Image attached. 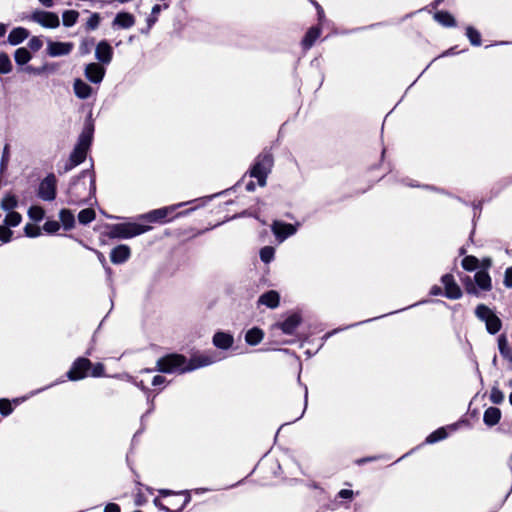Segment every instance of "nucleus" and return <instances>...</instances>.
Listing matches in <instances>:
<instances>
[{
  "instance_id": "obj_39",
  "label": "nucleus",
  "mask_w": 512,
  "mask_h": 512,
  "mask_svg": "<svg viewBox=\"0 0 512 512\" xmlns=\"http://www.w3.org/2000/svg\"><path fill=\"white\" fill-rule=\"evenodd\" d=\"M447 437V432L444 428H439L437 429L436 431H434L433 433H431L426 441L428 443H435L437 441H440V440H443Z\"/></svg>"
},
{
  "instance_id": "obj_51",
  "label": "nucleus",
  "mask_w": 512,
  "mask_h": 512,
  "mask_svg": "<svg viewBox=\"0 0 512 512\" xmlns=\"http://www.w3.org/2000/svg\"><path fill=\"white\" fill-rule=\"evenodd\" d=\"M93 45H94V39L91 38V39L83 40L79 47L81 54H88Z\"/></svg>"
},
{
  "instance_id": "obj_41",
  "label": "nucleus",
  "mask_w": 512,
  "mask_h": 512,
  "mask_svg": "<svg viewBox=\"0 0 512 512\" xmlns=\"http://www.w3.org/2000/svg\"><path fill=\"white\" fill-rule=\"evenodd\" d=\"M101 21V17L99 13H92L86 22L87 30H95L98 28Z\"/></svg>"
},
{
  "instance_id": "obj_14",
  "label": "nucleus",
  "mask_w": 512,
  "mask_h": 512,
  "mask_svg": "<svg viewBox=\"0 0 512 512\" xmlns=\"http://www.w3.org/2000/svg\"><path fill=\"white\" fill-rule=\"evenodd\" d=\"M95 57L102 64H109L113 57L111 45L105 40L100 41L95 49Z\"/></svg>"
},
{
  "instance_id": "obj_26",
  "label": "nucleus",
  "mask_w": 512,
  "mask_h": 512,
  "mask_svg": "<svg viewBox=\"0 0 512 512\" xmlns=\"http://www.w3.org/2000/svg\"><path fill=\"white\" fill-rule=\"evenodd\" d=\"M497 342L501 356L512 364V348L509 346L506 335L501 334Z\"/></svg>"
},
{
  "instance_id": "obj_5",
  "label": "nucleus",
  "mask_w": 512,
  "mask_h": 512,
  "mask_svg": "<svg viewBox=\"0 0 512 512\" xmlns=\"http://www.w3.org/2000/svg\"><path fill=\"white\" fill-rule=\"evenodd\" d=\"M186 363V358L180 354H170L157 361V370L163 373H171L181 368Z\"/></svg>"
},
{
  "instance_id": "obj_52",
  "label": "nucleus",
  "mask_w": 512,
  "mask_h": 512,
  "mask_svg": "<svg viewBox=\"0 0 512 512\" xmlns=\"http://www.w3.org/2000/svg\"><path fill=\"white\" fill-rule=\"evenodd\" d=\"M43 45L42 40L39 37H32L29 42L28 46L32 51H38Z\"/></svg>"
},
{
  "instance_id": "obj_17",
  "label": "nucleus",
  "mask_w": 512,
  "mask_h": 512,
  "mask_svg": "<svg viewBox=\"0 0 512 512\" xmlns=\"http://www.w3.org/2000/svg\"><path fill=\"white\" fill-rule=\"evenodd\" d=\"M130 257V248L126 245H119L112 249L110 259L114 264H121Z\"/></svg>"
},
{
  "instance_id": "obj_49",
  "label": "nucleus",
  "mask_w": 512,
  "mask_h": 512,
  "mask_svg": "<svg viewBox=\"0 0 512 512\" xmlns=\"http://www.w3.org/2000/svg\"><path fill=\"white\" fill-rule=\"evenodd\" d=\"M12 412V406L9 400L0 399V413L4 416L9 415Z\"/></svg>"
},
{
  "instance_id": "obj_24",
  "label": "nucleus",
  "mask_w": 512,
  "mask_h": 512,
  "mask_svg": "<svg viewBox=\"0 0 512 512\" xmlns=\"http://www.w3.org/2000/svg\"><path fill=\"white\" fill-rule=\"evenodd\" d=\"M501 419V411L496 407H489L485 410L483 421L487 426L496 425Z\"/></svg>"
},
{
  "instance_id": "obj_46",
  "label": "nucleus",
  "mask_w": 512,
  "mask_h": 512,
  "mask_svg": "<svg viewBox=\"0 0 512 512\" xmlns=\"http://www.w3.org/2000/svg\"><path fill=\"white\" fill-rule=\"evenodd\" d=\"M160 11H161V6L159 4H156L153 6L151 15L147 19L149 28L152 27V25H154V23L157 21V17H158V14L160 13Z\"/></svg>"
},
{
  "instance_id": "obj_29",
  "label": "nucleus",
  "mask_w": 512,
  "mask_h": 512,
  "mask_svg": "<svg viewBox=\"0 0 512 512\" xmlns=\"http://www.w3.org/2000/svg\"><path fill=\"white\" fill-rule=\"evenodd\" d=\"M59 217H60V221H61L63 227L66 230H70L74 227L75 218H74L73 213L70 210H67V209L61 210Z\"/></svg>"
},
{
  "instance_id": "obj_25",
  "label": "nucleus",
  "mask_w": 512,
  "mask_h": 512,
  "mask_svg": "<svg viewBox=\"0 0 512 512\" xmlns=\"http://www.w3.org/2000/svg\"><path fill=\"white\" fill-rule=\"evenodd\" d=\"M75 95L80 99H87L92 93V88L81 79H76L73 84Z\"/></svg>"
},
{
  "instance_id": "obj_45",
  "label": "nucleus",
  "mask_w": 512,
  "mask_h": 512,
  "mask_svg": "<svg viewBox=\"0 0 512 512\" xmlns=\"http://www.w3.org/2000/svg\"><path fill=\"white\" fill-rule=\"evenodd\" d=\"M274 256V248L270 246H265L260 250V258L263 262L269 263Z\"/></svg>"
},
{
  "instance_id": "obj_3",
  "label": "nucleus",
  "mask_w": 512,
  "mask_h": 512,
  "mask_svg": "<svg viewBox=\"0 0 512 512\" xmlns=\"http://www.w3.org/2000/svg\"><path fill=\"white\" fill-rule=\"evenodd\" d=\"M476 317L483 321L486 329L490 334L498 333L502 328V321L500 318L485 304H479L475 309Z\"/></svg>"
},
{
  "instance_id": "obj_54",
  "label": "nucleus",
  "mask_w": 512,
  "mask_h": 512,
  "mask_svg": "<svg viewBox=\"0 0 512 512\" xmlns=\"http://www.w3.org/2000/svg\"><path fill=\"white\" fill-rule=\"evenodd\" d=\"M504 284L508 288H512V267H509L505 271Z\"/></svg>"
},
{
  "instance_id": "obj_9",
  "label": "nucleus",
  "mask_w": 512,
  "mask_h": 512,
  "mask_svg": "<svg viewBox=\"0 0 512 512\" xmlns=\"http://www.w3.org/2000/svg\"><path fill=\"white\" fill-rule=\"evenodd\" d=\"M30 20L40 24L45 28H57L60 25L58 15L49 11L35 10L31 14Z\"/></svg>"
},
{
  "instance_id": "obj_42",
  "label": "nucleus",
  "mask_w": 512,
  "mask_h": 512,
  "mask_svg": "<svg viewBox=\"0 0 512 512\" xmlns=\"http://www.w3.org/2000/svg\"><path fill=\"white\" fill-rule=\"evenodd\" d=\"M29 217L34 221H41L44 217V210L40 206H32L28 211Z\"/></svg>"
},
{
  "instance_id": "obj_12",
  "label": "nucleus",
  "mask_w": 512,
  "mask_h": 512,
  "mask_svg": "<svg viewBox=\"0 0 512 512\" xmlns=\"http://www.w3.org/2000/svg\"><path fill=\"white\" fill-rule=\"evenodd\" d=\"M216 361L215 357L209 354L193 355L187 366L181 369V372L192 371L200 367L210 365Z\"/></svg>"
},
{
  "instance_id": "obj_60",
  "label": "nucleus",
  "mask_w": 512,
  "mask_h": 512,
  "mask_svg": "<svg viewBox=\"0 0 512 512\" xmlns=\"http://www.w3.org/2000/svg\"><path fill=\"white\" fill-rule=\"evenodd\" d=\"M39 2L46 8L53 6V0H39Z\"/></svg>"
},
{
  "instance_id": "obj_47",
  "label": "nucleus",
  "mask_w": 512,
  "mask_h": 512,
  "mask_svg": "<svg viewBox=\"0 0 512 512\" xmlns=\"http://www.w3.org/2000/svg\"><path fill=\"white\" fill-rule=\"evenodd\" d=\"M12 236V231L7 225H0V240L2 242H9Z\"/></svg>"
},
{
  "instance_id": "obj_30",
  "label": "nucleus",
  "mask_w": 512,
  "mask_h": 512,
  "mask_svg": "<svg viewBox=\"0 0 512 512\" xmlns=\"http://www.w3.org/2000/svg\"><path fill=\"white\" fill-rule=\"evenodd\" d=\"M434 18L437 22L447 27H452L456 25L454 17L449 12L446 11H439L435 13Z\"/></svg>"
},
{
  "instance_id": "obj_19",
  "label": "nucleus",
  "mask_w": 512,
  "mask_h": 512,
  "mask_svg": "<svg viewBox=\"0 0 512 512\" xmlns=\"http://www.w3.org/2000/svg\"><path fill=\"white\" fill-rule=\"evenodd\" d=\"M233 342V336L228 333L217 332L213 336V344L220 349H229Z\"/></svg>"
},
{
  "instance_id": "obj_18",
  "label": "nucleus",
  "mask_w": 512,
  "mask_h": 512,
  "mask_svg": "<svg viewBox=\"0 0 512 512\" xmlns=\"http://www.w3.org/2000/svg\"><path fill=\"white\" fill-rule=\"evenodd\" d=\"M135 24V17L128 12H120L113 20V26L128 29Z\"/></svg>"
},
{
  "instance_id": "obj_64",
  "label": "nucleus",
  "mask_w": 512,
  "mask_h": 512,
  "mask_svg": "<svg viewBox=\"0 0 512 512\" xmlns=\"http://www.w3.org/2000/svg\"><path fill=\"white\" fill-rule=\"evenodd\" d=\"M246 188H247V190L252 191L254 189V183L251 182V183L247 184Z\"/></svg>"
},
{
  "instance_id": "obj_7",
  "label": "nucleus",
  "mask_w": 512,
  "mask_h": 512,
  "mask_svg": "<svg viewBox=\"0 0 512 512\" xmlns=\"http://www.w3.org/2000/svg\"><path fill=\"white\" fill-rule=\"evenodd\" d=\"M149 230L148 226L136 223L117 224L113 227V234L120 238H131Z\"/></svg>"
},
{
  "instance_id": "obj_31",
  "label": "nucleus",
  "mask_w": 512,
  "mask_h": 512,
  "mask_svg": "<svg viewBox=\"0 0 512 512\" xmlns=\"http://www.w3.org/2000/svg\"><path fill=\"white\" fill-rule=\"evenodd\" d=\"M79 18V12L76 10H66L63 12L62 20L63 25L66 27H71L76 24Z\"/></svg>"
},
{
  "instance_id": "obj_50",
  "label": "nucleus",
  "mask_w": 512,
  "mask_h": 512,
  "mask_svg": "<svg viewBox=\"0 0 512 512\" xmlns=\"http://www.w3.org/2000/svg\"><path fill=\"white\" fill-rule=\"evenodd\" d=\"M59 228L60 224L55 220L47 221L43 226V229L48 233H55L59 230Z\"/></svg>"
},
{
  "instance_id": "obj_63",
  "label": "nucleus",
  "mask_w": 512,
  "mask_h": 512,
  "mask_svg": "<svg viewBox=\"0 0 512 512\" xmlns=\"http://www.w3.org/2000/svg\"><path fill=\"white\" fill-rule=\"evenodd\" d=\"M314 4H315V6H316V7H317V9H318V14H319V17L321 18V17H322V15H323V10H322V8L320 7V5H318V3H314Z\"/></svg>"
},
{
  "instance_id": "obj_44",
  "label": "nucleus",
  "mask_w": 512,
  "mask_h": 512,
  "mask_svg": "<svg viewBox=\"0 0 512 512\" xmlns=\"http://www.w3.org/2000/svg\"><path fill=\"white\" fill-rule=\"evenodd\" d=\"M11 61L6 54H0V73L6 74L11 71Z\"/></svg>"
},
{
  "instance_id": "obj_58",
  "label": "nucleus",
  "mask_w": 512,
  "mask_h": 512,
  "mask_svg": "<svg viewBox=\"0 0 512 512\" xmlns=\"http://www.w3.org/2000/svg\"><path fill=\"white\" fill-rule=\"evenodd\" d=\"M165 377L161 376V375H156L154 376L153 380H152V385L153 386H158V385H161L165 382Z\"/></svg>"
},
{
  "instance_id": "obj_8",
  "label": "nucleus",
  "mask_w": 512,
  "mask_h": 512,
  "mask_svg": "<svg viewBox=\"0 0 512 512\" xmlns=\"http://www.w3.org/2000/svg\"><path fill=\"white\" fill-rule=\"evenodd\" d=\"M91 367L92 363L89 359L80 357L73 362L70 370L67 373V377L71 381L81 380L88 376V372L90 371Z\"/></svg>"
},
{
  "instance_id": "obj_56",
  "label": "nucleus",
  "mask_w": 512,
  "mask_h": 512,
  "mask_svg": "<svg viewBox=\"0 0 512 512\" xmlns=\"http://www.w3.org/2000/svg\"><path fill=\"white\" fill-rule=\"evenodd\" d=\"M8 149H9V146L6 144L5 147H4L3 155H2L1 170L4 169V166L8 162V158H9Z\"/></svg>"
},
{
  "instance_id": "obj_43",
  "label": "nucleus",
  "mask_w": 512,
  "mask_h": 512,
  "mask_svg": "<svg viewBox=\"0 0 512 512\" xmlns=\"http://www.w3.org/2000/svg\"><path fill=\"white\" fill-rule=\"evenodd\" d=\"M490 400L493 404H501L504 401V394L498 387H492Z\"/></svg>"
},
{
  "instance_id": "obj_37",
  "label": "nucleus",
  "mask_w": 512,
  "mask_h": 512,
  "mask_svg": "<svg viewBox=\"0 0 512 512\" xmlns=\"http://www.w3.org/2000/svg\"><path fill=\"white\" fill-rule=\"evenodd\" d=\"M22 220L21 215L15 211H9V213L5 217V225L8 227H15L20 224Z\"/></svg>"
},
{
  "instance_id": "obj_11",
  "label": "nucleus",
  "mask_w": 512,
  "mask_h": 512,
  "mask_svg": "<svg viewBox=\"0 0 512 512\" xmlns=\"http://www.w3.org/2000/svg\"><path fill=\"white\" fill-rule=\"evenodd\" d=\"M441 282L444 285L445 296L449 299H459L462 296V291L459 285L455 282L452 274H445L441 278Z\"/></svg>"
},
{
  "instance_id": "obj_22",
  "label": "nucleus",
  "mask_w": 512,
  "mask_h": 512,
  "mask_svg": "<svg viewBox=\"0 0 512 512\" xmlns=\"http://www.w3.org/2000/svg\"><path fill=\"white\" fill-rule=\"evenodd\" d=\"M29 37V31L23 27L14 28L8 35V42L11 45H18Z\"/></svg>"
},
{
  "instance_id": "obj_61",
  "label": "nucleus",
  "mask_w": 512,
  "mask_h": 512,
  "mask_svg": "<svg viewBox=\"0 0 512 512\" xmlns=\"http://www.w3.org/2000/svg\"><path fill=\"white\" fill-rule=\"evenodd\" d=\"M162 496H170L172 495V492L170 490H160L159 491Z\"/></svg>"
},
{
  "instance_id": "obj_57",
  "label": "nucleus",
  "mask_w": 512,
  "mask_h": 512,
  "mask_svg": "<svg viewBox=\"0 0 512 512\" xmlns=\"http://www.w3.org/2000/svg\"><path fill=\"white\" fill-rule=\"evenodd\" d=\"M104 512H120V507L115 503H109L105 506Z\"/></svg>"
},
{
  "instance_id": "obj_34",
  "label": "nucleus",
  "mask_w": 512,
  "mask_h": 512,
  "mask_svg": "<svg viewBox=\"0 0 512 512\" xmlns=\"http://www.w3.org/2000/svg\"><path fill=\"white\" fill-rule=\"evenodd\" d=\"M171 210H173V208H171ZM170 212V208H161V209H156L152 212H150L148 215H147V218L149 221H161L162 219L166 218L168 216Z\"/></svg>"
},
{
  "instance_id": "obj_13",
  "label": "nucleus",
  "mask_w": 512,
  "mask_h": 512,
  "mask_svg": "<svg viewBox=\"0 0 512 512\" xmlns=\"http://www.w3.org/2000/svg\"><path fill=\"white\" fill-rule=\"evenodd\" d=\"M73 47L74 45L71 42L49 41L47 45V53L51 57L68 55L73 50Z\"/></svg>"
},
{
  "instance_id": "obj_32",
  "label": "nucleus",
  "mask_w": 512,
  "mask_h": 512,
  "mask_svg": "<svg viewBox=\"0 0 512 512\" xmlns=\"http://www.w3.org/2000/svg\"><path fill=\"white\" fill-rule=\"evenodd\" d=\"M14 58L17 64L24 65L30 61L31 54L26 48L21 47L15 51Z\"/></svg>"
},
{
  "instance_id": "obj_35",
  "label": "nucleus",
  "mask_w": 512,
  "mask_h": 512,
  "mask_svg": "<svg viewBox=\"0 0 512 512\" xmlns=\"http://www.w3.org/2000/svg\"><path fill=\"white\" fill-rule=\"evenodd\" d=\"M17 204V198L12 194L5 195L1 201V207L6 211H13Z\"/></svg>"
},
{
  "instance_id": "obj_16",
  "label": "nucleus",
  "mask_w": 512,
  "mask_h": 512,
  "mask_svg": "<svg viewBox=\"0 0 512 512\" xmlns=\"http://www.w3.org/2000/svg\"><path fill=\"white\" fill-rule=\"evenodd\" d=\"M272 231L276 237L282 241L293 235L296 232V228L292 224L274 221L272 224Z\"/></svg>"
},
{
  "instance_id": "obj_23",
  "label": "nucleus",
  "mask_w": 512,
  "mask_h": 512,
  "mask_svg": "<svg viewBox=\"0 0 512 512\" xmlns=\"http://www.w3.org/2000/svg\"><path fill=\"white\" fill-rule=\"evenodd\" d=\"M301 318L297 314L290 315L281 324L280 328L285 334H292L299 326Z\"/></svg>"
},
{
  "instance_id": "obj_59",
  "label": "nucleus",
  "mask_w": 512,
  "mask_h": 512,
  "mask_svg": "<svg viewBox=\"0 0 512 512\" xmlns=\"http://www.w3.org/2000/svg\"><path fill=\"white\" fill-rule=\"evenodd\" d=\"M430 293H431L432 295H440V294L442 293V289H441L439 286H433V287L431 288Z\"/></svg>"
},
{
  "instance_id": "obj_28",
  "label": "nucleus",
  "mask_w": 512,
  "mask_h": 512,
  "mask_svg": "<svg viewBox=\"0 0 512 512\" xmlns=\"http://www.w3.org/2000/svg\"><path fill=\"white\" fill-rule=\"evenodd\" d=\"M263 337V331L259 328L254 327L247 331L245 335V340L249 345H257L262 341Z\"/></svg>"
},
{
  "instance_id": "obj_1",
  "label": "nucleus",
  "mask_w": 512,
  "mask_h": 512,
  "mask_svg": "<svg viewBox=\"0 0 512 512\" xmlns=\"http://www.w3.org/2000/svg\"><path fill=\"white\" fill-rule=\"evenodd\" d=\"M84 173L69 185L67 194H68V204L70 205H79L87 202L95 192V180L92 178L89 184L86 183L84 179Z\"/></svg>"
},
{
  "instance_id": "obj_55",
  "label": "nucleus",
  "mask_w": 512,
  "mask_h": 512,
  "mask_svg": "<svg viewBox=\"0 0 512 512\" xmlns=\"http://www.w3.org/2000/svg\"><path fill=\"white\" fill-rule=\"evenodd\" d=\"M354 495V492L349 489H342L339 491L338 496L343 499H351Z\"/></svg>"
},
{
  "instance_id": "obj_15",
  "label": "nucleus",
  "mask_w": 512,
  "mask_h": 512,
  "mask_svg": "<svg viewBox=\"0 0 512 512\" xmlns=\"http://www.w3.org/2000/svg\"><path fill=\"white\" fill-rule=\"evenodd\" d=\"M105 75V68L99 63H89L85 67V76L92 83H100Z\"/></svg>"
},
{
  "instance_id": "obj_48",
  "label": "nucleus",
  "mask_w": 512,
  "mask_h": 512,
  "mask_svg": "<svg viewBox=\"0 0 512 512\" xmlns=\"http://www.w3.org/2000/svg\"><path fill=\"white\" fill-rule=\"evenodd\" d=\"M24 231L28 237H37L40 235V228L34 224H26Z\"/></svg>"
},
{
  "instance_id": "obj_62",
  "label": "nucleus",
  "mask_w": 512,
  "mask_h": 512,
  "mask_svg": "<svg viewBox=\"0 0 512 512\" xmlns=\"http://www.w3.org/2000/svg\"><path fill=\"white\" fill-rule=\"evenodd\" d=\"M6 32V26L0 23V37H2Z\"/></svg>"
},
{
  "instance_id": "obj_33",
  "label": "nucleus",
  "mask_w": 512,
  "mask_h": 512,
  "mask_svg": "<svg viewBox=\"0 0 512 512\" xmlns=\"http://www.w3.org/2000/svg\"><path fill=\"white\" fill-rule=\"evenodd\" d=\"M96 217L95 211L92 208H86L79 212L78 220L81 224H89Z\"/></svg>"
},
{
  "instance_id": "obj_10",
  "label": "nucleus",
  "mask_w": 512,
  "mask_h": 512,
  "mask_svg": "<svg viewBox=\"0 0 512 512\" xmlns=\"http://www.w3.org/2000/svg\"><path fill=\"white\" fill-rule=\"evenodd\" d=\"M38 195L46 201L55 199L56 196V178L53 174L47 176L39 186Z\"/></svg>"
},
{
  "instance_id": "obj_2",
  "label": "nucleus",
  "mask_w": 512,
  "mask_h": 512,
  "mask_svg": "<svg viewBox=\"0 0 512 512\" xmlns=\"http://www.w3.org/2000/svg\"><path fill=\"white\" fill-rule=\"evenodd\" d=\"M93 129L85 128L79 136L78 142L72 151L69 162L65 165V172L81 164L87 155V151L91 145Z\"/></svg>"
},
{
  "instance_id": "obj_40",
  "label": "nucleus",
  "mask_w": 512,
  "mask_h": 512,
  "mask_svg": "<svg viewBox=\"0 0 512 512\" xmlns=\"http://www.w3.org/2000/svg\"><path fill=\"white\" fill-rule=\"evenodd\" d=\"M478 259L474 256H466L462 260V267L467 271H473L478 267Z\"/></svg>"
},
{
  "instance_id": "obj_6",
  "label": "nucleus",
  "mask_w": 512,
  "mask_h": 512,
  "mask_svg": "<svg viewBox=\"0 0 512 512\" xmlns=\"http://www.w3.org/2000/svg\"><path fill=\"white\" fill-rule=\"evenodd\" d=\"M174 496L175 499L169 500L168 505L163 504L159 498H155L153 502L158 508L166 512H180L190 501V496L185 493H177Z\"/></svg>"
},
{
  "instance_id": "obj_36",
  "label": "nucleus",
  "mask_w": 512,
  "mask_h": 512,
  "mask_svg": "<svg viewBox=\"0 0 512 512\" xmlns=\"http://www.w3.org/2000/svg\"><path fill=\"white\" fill-rule=\"evenodd\" d=\"M466 36L468 37L469 41L474 46H480L481 45V35L480 33L474 29L472 26H468L466 29Z\"/></svg>"
},
{
  "instance_id": "obj_21",
  "label": "nucleus",
  "mask_w": 512,
  "mask_h": 512,
  "mask_svg": "<svg viewBox=\"0 0 512 512\" xmlns=\"http://www.w3.org/2000/svg\"><path fill=\"white\" fill-rule=\"evenodd\" d=\"M474 281L481 290L490 291L492 289L491 277L485 270L476 272Z\"/></svg>"
},
{
  "instance_id": "obj_53",
  "label": "nucleus",
  "mask_w": 512,
  "mask_h": 512,
  "mask_svg": "<svg viewBox=\"0 0 512 512\" xmlns=\"http://www.w3.org/2000/svg\"><path fill=\"white\" fill-rule=\"evenodd\" d=\"M91 368H92L91 375L94 377L102 376L104 373V366L101 363H97L96 365H94Z\"/></svg>"
},
{
  "instance_id": "obj_4",
  "label": "nucleus",
  "mask_w": 512,
  "mask_h": 512,
  "mask_svg": "<svg viewBox=\"0 0 512 512\" xmlns=\"http://www.w3.org/2000/svg\"><path fill=\"white\" fill-rule=\"evenodd\" d=\"M273 166V157L270 153L260 154L251 169V176L257 178L260 186L266 184V178Z\"/></svg>"
},
{
  "instance_id": "obj_38",
  "label": "nucleus",
  "mask_w": 512,
  "mask_h": 512,
  "mask_svg": "<svg viewBox=\"0 0 512 512\" xmlns=\"http://www.w3.org/2000/svg\"><path fill=\"white\" fill-rule=\"evenodd\" d=\"M465 291L471 295H478V289L471 277L466 276L461 279Z\"/></svg>"
},
{
  "instance_id": "obj_20",
  "label": "nucleus",
  "mask_w": 512,
  "mask_h": 512,
  "mask_svg": "<svg viewBox=\"0 0 512 512\" xmlns=\"http://www.w3.org/2000/svg\"><path fill=\"white\" fill-rule=\"evenodd\" d=\"M279 300L278 292L270 290L260 296L258 303L273 309L279 305Z\"/></svg>"
},
{
  "instance_id": "obj_27",
  "label": "nucleus",
  "mask_w": 512,
  "mask_h": 512,
  "mask_svg": "<svg viewBox=\"0 0 512 512\" xmlns=\"http://www.w3.org/2000/svg\"><path fill=\"white\" fill-rule=\"evenodd\" d=\"M320 34H321L320 28L311 27L307 31V33L305 34V36L302 40V45H303L304 49H310L313 46L316 39L320 36Z\"/></svg>"
}]
</instances>
